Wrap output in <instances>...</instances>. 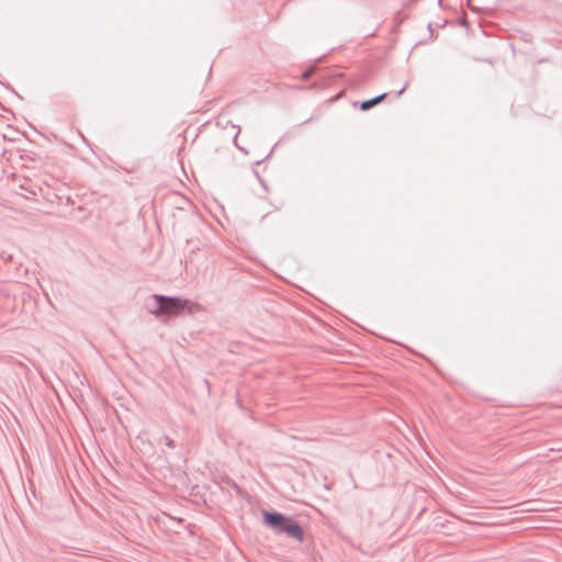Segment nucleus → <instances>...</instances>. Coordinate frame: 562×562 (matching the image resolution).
Returning <instances> with one entry per match:
<instances>
[{
    "mask_svg": "<svg viewBox=\"0 0 562 562\" xmlns=\"http://www.w3.org/2000/svg\"><path fill=\"white\" fill-rule=\"evenodd\" d=\"M154 300L157 302V308L153 310L151 313L157 317L159 316H177L183 310L191 311L192 304L187 300L166 297L161 295H155Z\"/></svg>",
    "mask_w": 562,
    "mask_h": 562,
    "instance_id": "obj_1",
    "label": "nucleus"
},
{
    "mask_svg": "<svg viewBox=\"0 0 562 562\" xmlns=\"http://www.w3.org/2000/svg\"><path fill=\"white\" fill-rule=\"evenodd\" d=\"M386 97V93H383V94H380L373 99H370V100H367V101H363L360 105V109L362 111H368L370 110L371 108H373L374 105L379 104L380 102H382Z\"/></svg>",
    "mask_w": 562,
    "mask_h": 562,
    "instance_id": "obj_3",
    "label": "nucleus"
},
{
    "mask_svg": "<svg viewBox=\"0 0 562 562\" xmlns=\"http://www.w3.org/2000/svg\"><path fill=\"white\" fill-rule=\"evenodd\" d=\"M263 518L276 530L285 532L300 541L303 540L302 528L291 518L276 513H265Z\"/></svg>",
    "mask_w": 562,
    "mask_h": 562,
    "instance_id": "obj_2",
    "label": "nucleus"
}]
</instances>
